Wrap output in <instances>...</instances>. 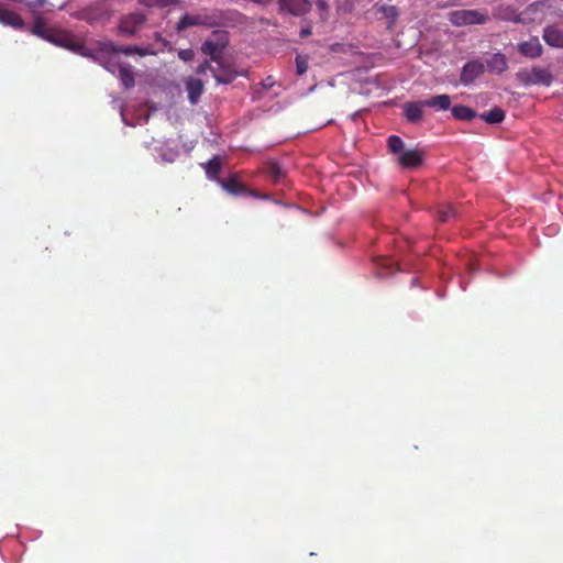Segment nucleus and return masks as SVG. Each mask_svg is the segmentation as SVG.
<instances>
[{"label": "nucleus", "mask_w": 563, "mask_h": 563, "mask_svg": "<svg viewBox=\"0 0 563 563\" xmlns=\"http://www.w3.org/2000/svg\"><path fill=\"white\" fill-rule=\"evenodd\" d=\"M190 26L202 27H223L224 30L214 31L228 33L230 29H236L239 32L262 33L272 32L273 26L268 21L249 20L236 11H202L196 13H186L176 24V30L181 32Z\"/></svg>", "instance_id": "nucleus-1"}, {"label": "nucleus", "mask_w": 563, "mask_h": 563, "mask_svg": "<svg viewBox=\"0 0 563 563\" xmlns=\"http://www.w3.org/2000/svg\"><path fill=\"white\" fill-rule=\"evenodd\" d=\"M225 44H227L225 42H223L221 44H216L210 41L202 43V46H201L202 53L209 55L211 57V62L217 63V69L210 68L208 65V62L205 63L203 65L199 66V68H197V73H199V74L205 73L206 69H210L211 73H213V76H216L217 82L224 84V85L233 81L235 78V73L230 68L223 67V64H221V62H220L221 53L225 48Z\"/></svg>", "instance_id": "nucleus-2"}, {"label": "nucleus", "mask_w": 563, "mask_h": 563, "mask_svg": "<svg viewBox=\"0 0 563 563\" xmlns=\"http://www.w3.org/2000/svg\"><path fill=\"white\" fill-rule=\"evenodd\" d=\"M517 81L526 87L540 85L549 87L552 84V75L549 69L533 67L531 69H521L516 74Z\"/></svg>", "instance_id": "nucleus-3"}, {"label": "nucleus", "mask_w": 563, "mask_h": 563, "mask_svg": "<svg viewBox=\"0 0 563 563\" xmlns=\"http://www.w3.org/2000/svg\"><path fill=\"white\" fill-rule=\"evenodd\" d=\"M44 40L82 57L93 58V49L85 44V37H44Z\"/></svg>", "instance_id": "nucleus-4"}, {"label": "nucleus", "mask_w": 563, "mask_h": 563, "mask_svg": "<svg viewBox=\"0 0 563 563\" xmlns=\"http://www.w3.org/2000/svg\"><path fill=\"white\" fill-rule=\"evenodd\" d=\"M449 20L457 26L481 24L486 21V16L475 10H459L449 13Z\"/></svg>", "instance_id": "nucleus-5"}, {"label": "nucleus", "mask_w": 563, "mask_h": 563, "mask_svg": "<svg viewBox=\"0 0 563 563\" xmlns=\"http://www.w3.org/2000/svg\"><path fill=\"white\" fill-rule=\"evenodd\" d=\"M146 25L145 16L141 13H131L125 15L119 24V30L125 35H134L144 31Z\"/></svg>", "instance_id": "nucleus-6"}, {"label": "nucleus", "mask_w": 563, "mask_h": 563, "mask_svg": "<svg viewBox=\"0 0 563 563\" xmlns=\"http://www.w3.org/2000/svg\"><path fill=\"white\" fill-rule=\"evenodd\" d=\"M109 8L104 2L96 3L78 12V18L88 23L104 21L109 16Z\"/></svg>", "instance_id": "nucleus-7"}, {"label": "nucleus", "mask_w": 563, "mask_h": 563, "mask_svg": "<svg viewBox=\"0 0 563 563\" xmlns=\"http://www.w3.org/2000/svg\"><path fill=\"white\" fill-rule=\"evenodd\" d=\"M398 154H400L398 156V164L404 169H417L424 162V152L422 150H408Z\"/></svg>", "instance_id": "nucleus-8"}, {"label": "nucleus", "mask_w": 563, "mask_h": 563, "mask_svg": "<svg viewBox=\"0 0 563 563\" xmlns=\"http://www.w3.org/2000/svg\"><path fill=\"white\" fill-rule=\"evenodd\" d=\"M217 183L224 188L225 192L232 196H240V195H249V196H255L254 191L247 189L239 179L236 176L232 175L229 176V179H219L217 178Z\"/></svg>", "instance_id": "nucleus-9"}, {"label": "nucleus", "mask_w": 563, "mask_h": 563, "mask_svg": "<svg viewBox=\"0 0 563 563\" xmlns=\"http://www.w3.org/2000/svg\"><path fill=\"white\" fill-rule=\"evenodd\" d=\"M483 73H485V67L478 60L467 62L464 67H462L461 73V82L464 86L471 85L476 78H478Z\"/></svg>", "instance_id": "nucleus-10"}, {"label": "nucleus", "mask_w": 563, "mask_h": 563, "mask_svg": "<svg viewBox=\"0 0 563 563\" xmlns=\"http://www.w3.org/2000/svg\"><path fill=\"white\" fill-rule=\"evenodd\" d=\"M484 64L485 69H487L490 74H503L508 69V60L503 55V53H493L485 58Z\"/></svg>", "instance_id": "nucleus-11"}, {"label": "nucleus", "mask_w": 563, "mask_h": 563, "mask_svg": "<svg viewBox=\"0 0 563 563\" xmlns=\"http://www.w3.org/2000/svg\"><path fill=\"white\" fill-rule=\"evenodd\" d=\"M279 10L292 15H301L309 11L311 4L308 0H278Z\"/></svg>", "instance_id": "nucleus-12"}, {"label": "nucleus", "mask_w": 563, "mask_h": 563, "mask_svg": "<svg viewBox=\"0 0 563 563\" xmlns=\"http://www.w3.org/2000/svg\"><path fill=\"white\" fill-rule=\"evenodd\" d=\"M409 104H418L421 108H434L439 111H446L451 107V98L446 95L433 96L421 101L407 102Z\"/></svg>", "instance_id": "nucleus-13"}, {"label": "nucleus", "mask_w": 563, "mask_h": 563, "mask_svg": "<svg viewBox=\"0 0 563 563\" xmlns=\"http://www.w3.org/2000/svg\"><path fill=\"white\" fill-rule=\"evenodd\" d=\"M0 23L18 30L23 29L24 26L22 18L3 4H0Z\"/></svg>", "instance_id": "nucleus-14"}, {"label": "nucleus", "mask_w": 563, "mask_h": 563, "mask_svg": "<svg viewBox=\"0 0 563 563\" xmlns=\"http://www.w3.org/2000/svg\"><path fill=\"white\" fill-rule=\"evenodd\" d=\"M519 53L527 58H538L541 55V45L538 37H531L529 41L523 42L517 46Z\"/></svg>", "instance_id": "nucleus-15"}, {"label": "nucleus", "mask_w": 563, "mask_h": 563, "mask_svg": "<svg viewBox=\"0 0 563 563\" xmlns=\"http://www.w3.org/2000/svg\"><path fill=\"white\" fill-rule=\"evenodd\" d=\"M418 103H405L404 115L405 120L411 124H417L422 121V110Z\"/></svg>", "instance_id": "nucleus-16"}, {"label": "nucleus", "mask_w": 563, "mask_h": 563, "mask_svg": "<svg viewBox=\"0 0 563 563\" xmlns=\"http://www.w3.org/2000/svg\"><path fill=\"white\" fill-rule=\"evenodd\" d=\"M187 92L190 103L196 104L198 98L202 95V81L197 78H188Z\"/></svg>", "instance_id": "nucleus-17"}, {"label": "nucleus", "mask_w": 563, "mask_h": 563, "mask_svg": "<svg viewBox=\"0 0 563 563\" xmlns=\"http://www.w3.org/2000/svg\"><path fill=\"white\" fill-rule=\"evenodd\" d=\"M451 115L456 120L461 121H470L477 117L476 112L473 109H470L464 106H455L451 108Z\"/></svg>", "instance_id": "nucleus-18"}, {"label": "nucleus", "mask_w": 563, "mask_h": 563, "mask_svg": "<svg viewBox=\"0 0 563 563\" xmlns=\"http://www.w3.org/2000/svg\"><path fill=\"white\" fill-rule=\"evenodd\" d=\"M373 9L376 15L380 14L383 18L387 19L389 24L398 16V11L394 5L375 4Z\"/></svg>", "instance_id": "nucleus-19"}, {"label": "nucleus", "mask_w": 563, "mask_h": 563, "mask_svg": "<svg viewBox=\"0 0 563 563\" xmlns=\"http://www.w3.org/2000/svg\"><path fill=\"white\" fill-rule=\"evenodd\" d=\"M479 119L489 124H498L504 120V111L503 109L495 107L487 112L479 114Z\"/></svg>", "instance_id": "nucleus-20"}, {"label": "nucleus", "mask_w": 563, "mask_h": 563, "mask_svg": "<svg viewBox=\"0 0 563 563\" xmlns=\"http://www.w3.org/2000/svg\"><path fill=\"white\" fill-rule=\"evenodd\" d=\"M221 164L218 156H213L208 161L207 164H205V173H207V177L210 180H217L218 174H220Z\"/></svg>", "instance_id": "nucleus-21"}, {"label": "nucleus", "mask_w": 563, "mask_h": 563, "mask_svg": "<svg viewBox=\"0 0 563 563\" xmlns=\"http://www.w3.org/2000/svg\"><path fill=\"white\" fill-rule=\"evenodd\" d=\"M52 30L48 26L47 21L43 16H36L32 27V34L40 35H52Z\"/></svg>", "instance_id": "nucleus-22"}, {"label": "nucleus", "mask_w": 563, "mask_h": 563, "mask_svg": "<svg viewBox=\"0 0 563 563\" xmlns=\"http://www.w3.org/2000/svg\"><path fill=\"white\" fill-rule=\"evenodd\" d=\"M327 53L338 56L353 53V46L345 43H331L327 46Z\"/></svg>", "instance_id": "nucleus-23"}, {"label": "nucleus", "mask_w": 563, "mask_h": 563, "mask_svg": "<svg viewBox=\"0 0 563 563\" xmlns=\"http://www.w3.org/2000/svg\"><path fill=\"white\" fill-rule=\"evenodd\" d=\"M119 80L123 84V87L126 89H131L134 87V77L133 71L128 67L119 68Z\"/></svg>", "instance_id": "nucleus-24"}, {"label": "nucleus", "mask_w": 563, "mask_h": 563, "mask_svg": "<svg viewBox=\"0 0 563 563\" xmlns=\"http://www.w3.org/2000/svg\"><path fill=\"white\" fill-rule=\"evenodd\" d=\"M387 148H389V152L393 154H400L405 152V144L401 141V137L398 135H391L387 137Z\"/></svg>", "instance_id": "nucleus-25"}, {"label": "nucleus", "mask_w": 563, "mask_h": 563, "mask_svg": "<svg viewBox=\"0 0 563 563\" xmlns=\"http://www.w3.org/2000/svg\"><path fill=\"white\" fill-rule=\"evenodd\" d=\"M266 173H268V176H271V179L274 183H279L282 177H284V172H282L280 166L276 163L268 164Z\"/></svg>", "instance_id": "nucleus-26"}, {"label": "nucleus", "mask_w": 563, "mask_h": 563, "mask_svg": "<svg viewBox=\"0 0 563 563\" xmlns=\"http://www.w3.org/2000/svg\"><path fill=\"white\" fill-rule=\"evenodd\" d=\"M453 217H454V209L451 206L446 205V206L439 207V209H438V221L439 222H442V223L448 222Z\"/></svg>", "instance_id": "nucleus-27"}, {"label": "nucleus", "mask_w": 563, "mask_h": 563, "mask_svg": "<svg viewBox=\"0 0 563 563\" xmlns=\"http://www.w3.org/2000/svg\"><path fill=\"white\" fill-rule=\"evenodd\" d=\"M145 7H158L164 8L176 2V0H139Z\"/></svg>", "instance_id": "nucleus-28"}, {"label": "nucleus", "mask_w": 563, "mask_h": 563, "mask_svg": "<svg viewBox=\"0 0 563 563\" xmlns=\"http://www.w3.org/2000/svg\"><path fill=\"white\" fill-rule=\"evenodd\" d=\"M295 67H297V75L303 76L307 71V56L297 55L295 57Z\"/></svg>", "instance_id": "nucleus-29"}, {"label": "nucleus", "mask_w": 563, "mask_h": 563, "mask_svg": "<svg viewBox=\"0 0 563 563\" xmlns=\"http://www.w3.org/2000/svg\"><path fill=\"white\" fill-rule=\"evenodd\" d=\"M549 46L563 48V37H544Z\"/></svg>", "instance_id": "nucleus-30"}, {"label": "nucleus", "mask_w": 563, "mask_h": 563, "mask_svg": "<svg viewBox=\"0 0 563 563\" xmlns=\"http://www.w3.org/2000/svg\"><path fill=\"white\" fill-rule=\"evenodd\" d=\"M316 5H317L318 10L320 11L321 19H324L325 14L329 11V5H328L327 1H324V0H317L316 1Z\"/></svg>", "instance_id": "nucleus-31"}, {"label": "nucleus", "mask_w": 563, "mask_h": 563, "mask_svg": "<svg viewBox=\"0 0 563 563\" xmlns=\"http://www.w3.org/2000/svg\"><path fill=\"white\" fill-rule=\"evenodd\" d=\"M179 59L184 62H189L194 59V51L192 49H181L178 53Z\"/></svg>", "instance_id": "nucleus-32"}, {"label": "nucleus", "mask_w": 563, "mask_h": 563, "mask_svg": "<svg viewBox=\"0 0 563 563\" xmlns=\"http://www.w3.org/2000/svg\"><path fill=\"white\" fill-rule=\"evenodd\" d=\"M47 0H26L24 3L31 9L41 8L45 5Z\"/></svg>", "instance_id": "nucleus-33"}, {"label": "nucleus", "mask_w": 563, "mask_h": 563, "mask_svg": "<svg viewBox=\"0 0 563 563\" xmlns=\"http://www.w3.org/2000/svg\"><path fill=\"white\" fill-rule=\"evenodd\" d=\"M132 52L140 53L141 55H143L142 48L137 46H128L123 49L124 54H131Z\"/></svg>", "instance_id": "nucleus-34"}, {"label": "nucleus", "mask_w": 563, "mask_h": 563, "mask_svg": "<svg viewBox=\"0 0 563 563\" xmlns=\"http://www.w3.org/2000/svg\"><path fill=\"white\" fill-rule=\"evenodd\" d=\"M310 34H311V30L308 27H303L300 31V35H302V36L310 35Z\"/></svg>", "instance_id": "nucleus-35"}, {"label": "nucleus", "mask_w": 563, "mask_h": 563, "mask_svg": "<svg viewBox=\"0 0 563 563\" xmlns=\"http://www.w3.org/2000/svg\"><path fill=\"white\" fill-rule=\"evenodd\" d=\"M548 35H554L553 33H548V31L545 30L544 31V36H548Z\"/></svg>", "instance_id": "nucleus-36"}]
</instances>
